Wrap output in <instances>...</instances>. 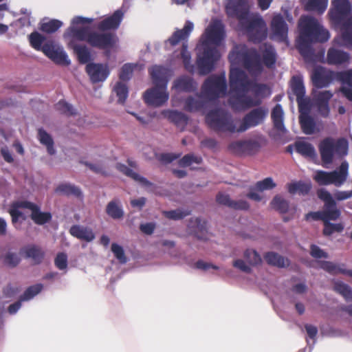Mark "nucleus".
Returning a JSON list of instances; mask_svg holds the SVG:
<instances>
[{"instance_id":"nucleus-54","label":"nucleus","mask_w":352,"mask_h":352,"mask_svg":"<svg viewBox=\"0 0 352 352\" xmlns=\"http://www.w3.org/2000/svg\"><path fill=\"white\" fill-rule=\"evenodd\" d=\"M42 288L43 285L41 284L30 286L19 298L23 301L29 300L37 295L42 290Z\"/></svg>"},{"instance_id":"nucleus-36","label":"nucleus","mask_w":352,"mask_h":352,"mask_svg":"<svg viewBox=\"0 0 352 352\" xmlns=\"http://www.w3.org/2000/svg\"><path fill=\"white\" fill-rule=\"evenodd\" d=\"M327 62L331 65H339L347 62L349 59V54L334 48H330L327 52Z\"/></svg>"},{"instance_id":"nucleus-13","label":"nucleus","mask_w":352,"mask_h":352,"mask_svg":"<svg viewBox=\"0 0 352 352\" xmlns=\"http://www.w3.org/2000/svg\"><path fill=\"white\" fill-rule=\"evenodd\" d=\"M331 5L329 15L336 24H340L352 12V5L349 0H331Z\"/></svg>"},{"instance_id":"nucleus-49","label":"nucleus","mask_w":352,"mask_h":352,"mask_svg":"<svg viewBox=\"0 0 352 352\" xmlns=\"http://www.w3.org/2000/svg\"><path fill=\"white\" fill-rule=\"evenodd\" d=\"M203 159L201 156L195 155L194 153H188L183 156L178 161V165L181 167H187L192 164H201Z\"/></svg>"},{"instance_id":"nucleus-32","label":"nucleus","mask_w":352,"mask_h":352,"mask_svg":"<svg viewBox=\"0 0 352 352\" xmlns=\"http://www.w3.org/2000/svg\"><path fill=\"white\" fill-rule=\"evenodd\" d=\"M116 168L120 173L124 174V175L133 179L135 182H139L142 186H151L152 183L149 182L146 178L140 175L138 173L134 172L132 169L129 168L125 164L122 163H117L116 165Z\"/></svg>"},{"instance_id":"nucleus-6","label":"nucleus","mask_w":352,"mask_h":352,"mask_svg":"<svg viewBox=\"0 0 352 352\" xmlns=\"http://www.w3.org/2000/svg\"><path fill=\"white\" fill-rule=\"evenodd\" d=\"M193 23L187 21L182 29L177 30L172 36L165 41L166 47H167L168 45L175 47L180 42H184L182 46L180 56L185 69L191 73L194 72L195 67L194 65L191 63V55L188 50L186 42L193 30Z\"/></svg>"},{"instance_id":"nucleus-39","label":"nucleus","mask_w":352,"mask_h":352,"mask_svg":"<svg viewBox=\"0 0 352 352\" xmlns=\"http://www.w3.org/2000/svg\"><path fill=\"white\" fill-rule=\"evenodd\" d=\"M105 212L111 219H121L124 217V211L118 199L109 201L105 209Z\"/></svg>"},{"instance_id":"nucleus-53","label":"nucleus","mask_w":352,"mask_h":352,"mask_svg":"<svg viewBox=\"0 0 352 352\" xmlns=\"http://www.w3.org/2000/svg\"><path fill=\"white\" fill-rule=\"evenodd\" d=\"M56 109L67 116H75L77 112L73 106L65 100H60L55 105Z\"/></svg>"},{"instance_id":"nucleus-56","label":"nucleus","mask_w":352,"mask_h":352,"mask_svg":"<svg viewBox=\"0 0 352 352\" xmlns=\"http://www.w3.org/2000/svg\"><path fill=\"white\" fill-rule=\"evenodd\" d=\"M323 234L324 236H331L334 232H341L344 230L342 223H332L330 221L324 222Z\"/></svg>"},{"instance_id":"nucleus-3","label":"nucleus","mask_w":352,"mask_h":352,"mask_svg":"<svg viewBox=\"0 0 352 352\" xmlns=\"http://www.w3.org/2000/svg\"><path fill=\"white\" fill-rule=\"evenodd\" d=\"M300 41L298 44L300 54L305 58L310 59L314 56L311 46L312 43H324L329 38V32L323 28L318 21L313 16H302L300 19Z\"/></svg>"},{"instance_id":"nucleus-42","label":"nucleus","mask_w":352,"mask_h":352,"mask_svg":"<svg viewBox=\"0 0 352 352\" xmlns=\"http://www.w3.org/2000/svg\"><path fill=\"white\" fill-rule=\"evenodd\" d=\"M55 192L67 196L74 195L76 197L82 195L80 188L67 183L59 184L55 189Z\"/></svg>"},{"instance_id":"nucleus-62","label":"nucleus","mask_w":352,"mask_h":352,"mask_svg":"<svg viewBox=\"0 0 352 352\" xmlns=\"http://www.w3.org/2000/svg\"><path fill=\"white\" fill-rule=\"evenodd\" d=\"M111 251L113 253L116 258L120 261V263H126L127 259H126L124 250L122 246L119 245L117 243H113L111 245Z\"/></svg>"},{"instance_id":"nucleus-43","label":"nucleus","mask_w":352,"mask_h":352,"mask_svg":"<svg viewBox=\"0 0 352 352\" xmlns=\"http://www.w3.org/2000/svg\"><path fill=\"white\" fill-rule=\"evenodd\" d=\"M38 135L40 142L46 146L47 153L50 155H54L55 149L54 148V141L51 135L43 129L38 130Z\"/></svg>"},{"instance_id":"nucleus-61","label":"nucleus","mask_w":352,"mask_h":352,"mask_svg":"<svg viewBox=\"0 0 352 352\" xmlns=\"http://www.w3.org/2000/svg\"><path fill=\"white\" fill-rule=\"evenodd\" d=\"M182 153H161L157 156V160L165 164H168L173 162L174 160L180 158Z\"/></svg>"},{"instance_id":"nucleus-8","label":"nucleus","mask_w":352,"mask_h":352,"mask_svg":"<svg viewBox=\"0 0 352 352\" xmlns=\"http://www.w3.org/2000/svg\"><path fill=\"white\" fill-rule=\"evenodd\" d=\"M227 88L225 73L212 74L202 84L200 96L208 101H215L226 96Z\"/></svg>"},{"instance_id":"nucleus-22","label":"nucleus","mask_w":352,"mask_h":352,"mask_svg":"<svg viewBox=\"0 0 352 352\" xmlns=\"http://www.w3.org/2000/svg\"><path fill=\"white\" fill-rule=\"evenodd\" d=\"M197 84L194 79L188 76L183 75L173 82V89L177 91L191 93L197 89Z\"/></svg>"},{"instance_id":"nucleus-20","label":"nucleus","mask_w":352,"mask_h":352,"mask_svg":"<svg viewBox=\"0 0 352 352\" xmlns=\"http://www.w3.org/2000/svg\"><path fill=\"white\" fill-rule=\"evenodd\" d=\"M123 18V12L118 10L110 16L102 20L98 24V29L102 32L115 30L118 28Z\"/></svg>"},{"instance_id":"nucleus-4","label":"nucleus","mask_w":352,"mask_h":352,"mask_svg":"<svg viewBox=\"0 0 352 352\" xmlns=\"http://www.w3.org/2000/svg\"><path fill=\"white\" fill-rule=\"evenodd\" d=\"M69 31L72 37L77 41H85L92 47L105 51L113 48L118 40L115 33L94 31L88 26L71 27Z\"/></svg>"},{"instance_id":"nucleus-23","label":"nucleus","mask_w":352,"mask_h":352,"mask_svg":"<svg viewBox=\"0 0 352 352\" xmlns=\"http://www.w3.org/2000/svg\"><path fill=\"white\" fill-rule=\"evenodd\" d=\"M149 74L155 85L167 88L168 72L164 67L154 65L149 69Z\"/></svg>"},{"instance_id":"nucleus-37","label":"nucleus","mask_w":352,"mask_h":352,"mask_svg":"<svg viewBox=\"0 0 352 352\" xmlns=\"http://www.w3.org/2000/svg\"><path fill=\"white\" fill-rule=\"evenodd\" d=\"M305 10L309 12H316L319 14L324 12L327 8L328 0H301Z\"/></svg>"},{"instance_id":"nucleus-64","label":"nucleus","mask_w":352,"mask_h":352,"mask_svg":"<svg viewBox=\"0 0 352 352\" xmlns=\"http://www.w3.org/2000/svg\"><path fill=\"white\" fill-rule=\"evenodd\" d=\"M54 265L60 270H65L67 267V255L64 252L58 253L54 259Z\"/></svg>"},{"instance_id":"nucleus-15","label":"nucleus","mask_w":352,"mask_h":352,"mask_svg":"<svg viewBox=\"0 0 352 352\" xmlns=\"http://www.w3.org/2000/svg\"><path fill=\"white\" fill-rule=\"evenodd\" d=\"M226 12L228 16L236 18L240 25L251 16L247 0H231L226 7Z\"/></svg>"},{"instance_id":"nucleus-44","label":"nucleus","mask_w":352,"mask_h":352,"mask_svg":"<svg viewBox=\"0 0 352 352\" xmlns=\"http://www.w3.org/2000/svg\"><path fill=\"white\" fill-rule=\"evenodd\" d=\"M271 206L280 214H285L289 211V202L282 196L277 195L272 200Z\"/></svg>"},{"instance_id":"nucleus-28","label":"nucleus","mask_w":352,"mask_h":352,"mask_svg":"<svg viewBox=\"0 0 352 352\" xmlns=\"http://www.w3.org/2000/svg\"><path fill=\"white\" fill-rule=\"evenodd\" d=\"M69 233L78 239L87 242H91L95 239V234L90 228L80 225L72 226L69 229Z\"/></svg>"},{"instance_id":"nucleus-18","label":"nucleus","mask_w":352,"mask_h":352,"mask_svg":"<svg viewBox=\"0 0 352 352\" xmlns=\"http://www.w3.org/2000/svg\"><path fill=\"white\" fill-rule=\"evenodd\" d=\"M334 78L336 73L323 67H316L311 74L313 85L319 89L328 87Z\"/></svg>"},{"instance_id":"nucleus-12","label":"nucleus","mask_w":352,"mask_h":352,"mask_svg":"<svg viewBox=\"0 0 352 352\" xmlns=\"http://www.w3.org/2000/svg\"><path fill=\"white\" fill-rule=\"evenodd\" d=\"M268 115V109L265 107H256V108L246 113L242 119L240 126L237 129L238 133H242L250 128L255 127L263 124Z\"/></svg>"},{"instance_id":"nucleus-1","label":"nucleus","mask_w":352,"mask_h":352,"mask_svg":"<svg viewBox=\"0 0 352 352\" xmlns=\"http://www.w3.org/2000/svg\"><path fill=\"white\" fill-rule=\"evenodd\" d=\"M228 59L231 63L241 62L249 74L258 76L263 71V65L268 69L275 67L277 54L274 46L267 43L260 45L258 51L254 47L235 45L229 53Z\"/></svg>"},{"instance_id":"nucleus-48","label":"nucleus","mask_w":352,"mask_h":352,"mask_svg":"<svg viewBox=\"0 0 352 352\" xmlns=\"http://www.w3.org/2000/svg\"><path fill=\"white\" fill-rule=\"evenodd\" d=\"M63 25V23L58 19H51L47 22L41 23L39 27L41 31L52 34L56 32Z\"/></svg>"},{"instance_id":"nucleus-2","label":"nucleus","mask_w":352,"mask_h":352,"mask_svg":"<svg viewBox=\"0 0 352 352\" xmlns=\"http://www.w3.org/2000/svg\"><path fill=\"white\" fill-rule=\"evenodd\" d=\"M226 37L225 28L219 20L212 21L201 35L197 45V65L201 74L211 72L220 58L217 47Z\"/></svg>"},{"instance_id":"nucleus-60","label":"nucleus","mask_w":352,"mask_h":352,"mask_svg":"<svg viewBox=\"0 0 352 352\" xmlns=\"http://www.w3.org/2000/svg\"><path fill=\"white\" fill-rule=\"evenodd\" d=\"M164 215L169 219L179 220L190 214L189 211H182L180 209L164 211Z\"/></svg>"},{"instance_id":"nucleus-58","label":"nucleus","mask_w":352,"mask_h":352,"mask_svg":"<svg viewBox=\"0 0 352 352\" xmlns=\"http://www.w3.org/2000/svg\"><path fill=\"white\" fill-rule=\"evenodd\" d=\"M320 266L323 270L332 274H336L338 273L344 274L346 272V270L342 269L340 265H336L330 261H322Z\"/></svg>"},{"instance_id":"nucleus-59","label":"nucleus","mask_w":352,"mask_h":352,"mask_svg":"<svg viewBox=\"0 0 352 352\" xmlns=\"http://www.w3.org/2000/svg\"><path fill=\"white\" fill-rule=\"evenodd\" d=\"M20 261V257L15 252H8L3 256V263L10 267L17 266Z\"/></svg>"},{"instance_id":"nucleus-41","label":"nucleus","mask_w":352,"mask_h":352,"mask_svg":"<svg viewBox=\"0 0 352 352\" xmlns=\"http://www.w3.org/2000/svg\"><path fill=\"white\" fill-rule=\"evenodd\" d=\"M205 105L204 101L195 98L192 96H188L184 100V108L188 112H197L204 109Z\"/></svg>"},{"instance_id":"nucleus-11","label":"nucleus","mask_w":352,"mask_h":352,"mask_svg":"<svg viewBox=\"0 0 352 352\" xmlns=\"http://www.w3.org/2000/svg\"><path fill=\"white\" fill-rule=\"evenodd\" d=\"M251 80L245 72L239 68L230 69L229 74L230 89L234 96L245 94L249 91Z\"/></svg>"},{"instance_id":"nucleus-63","label":"nucleus","mask_w":352,"mask_h":352,"mask_svg":"<svg viewBox=\"0 0 352 352\" xmlns=\"http://www.w3.org/2000/svg\"><path fill=\"white\" fill-rule=\"evenodd\" d=\"M276 186V184L274 182L271 177H267L262 181H259L256 184V189L259 191H263L265 190H271Z\"/></svg>"},{"instance_id":"nucleus-14","label":"nucleus","mask_w":352,"mask_h":352,"mask_svg":"<svg viewBox=\"0 0 352 352\" xmlns=\"http://www.w3.org/2000/svg\"><path fill=\"white\" fill-rule=\"evenodd\" d=\"M169 98L167 88L162 86L155 85L153 87L147 89L144 95L143 99L148 106L158 107L165 104Z\"/></svg>"},{"instance_id":"nucleus-57","label":"nucleus","mask_w":352,"mask_h":352,"mask_svg":"<svg viewBox=\"0 0 352 352\" xmlns=\"http://www.w3.org/2000/svg\"><path fill=\"white\" fill-rule=\"evenodd\" d=\"M314 179L320 185V186H327L331 184V173L326 172L324 170H318L316 171Z\"/></svg>"},{"instance_id":"nucleus-40","label":"nucleus","mask_w":352,"mask_h":352,"mask_svg":"<svg viewBox=\"0 0 352 352\" xmlns=\"http://www.w3.org/2000/svg\"><path fill=\"white\" fill-rule=\"evenodd\" d=\"M299 123L302 132L306 135L314 133L316 129V122L314 118L309 114L299 116Z\"/></svg>"},{"instance_id":"nucleus-46","label":"nucleus","mask_w":352,"mask_h":352,"mask_svg":"<svg viewBox=\"0 0 352 352\" xmlns=\"http://www.w3.org/2000/svg\"><path fill=\"white\" fill-rule=\"evenodd\" d=\"M291 87L292 92L296 96V98L305 96V89L301 77L294 76L292 79Z\"/></svg>"},{"instance_id":"nucleus-33","label":"nucleus","mask_w":352,"mask_h":352,"mask_svg":"<svg viewBox=\"0 0 352 352\" xmlns=\"http://www.w3.org/2000/svg\"><path fill=\"white\" fill-rule=\"evenodd\" d=\"M23 201H19L13 202L9 209V214L12 218V223L16 228H19L21 224L26 219V216L21 212L19 208H25L24 207H19V204Z\"/></svg>"},{"instance_id":"nucleus-19","label":"nucleus","mask_w":352,"mask_h":352,"mask_svg":"<svg viewBox=\"0 0 352 352\" xmlns=\"http://www.w3.org/2000/svg\"><path fill=\"white\" fill-rule=\"evenodd\" d=\"M85 71L93 83L104 81L109 75L108 66L102 63H87Z\"/></svg>"},{"instance_id":"nucleus-7","label":"nucleus","mask_w":352,"mask_h":352,"mask_svg":"<svg viewBox=\"0 0 352 352\" xmlns=\"http://www.w3.org/2000/svg\"><path fill=\"white\" fill-rule=\"evenodd\" d=\"M208 126L217 133H233L237 129L230 113L221 109L210 110L206 116Z\"/></svg>"},{"instance_id":"nucleus-38","label":"nucleus","mask_w":352,"mask_h":352,"mask_svg":"<svg viewBox=\"0 0 352 352\" xmlns=\"http://www.w3.org/2000/svg\"><path fill=\"white\" fill-rule=\"evenodd\" d=\"M296 151L302 156L310 159L316 157V149L309 142L305 141H296L294 144Z\"/></svg>"},{"instance_id":"nucleus-17","label":"nucleus","mask_w":352,"mask_h":352,"mask_svg":"<svg viewBox=\"0 0 352 352\" xmlns=\"http://www.w3.org/2000/svg\"><path fill=\"white\" fill-rule=\"evenodd\" d=\"M45 48L44 54L56 65L69 66L71 64V60L63 48L56 45L54 41L52 42L49 48H47V47Z\"/></svg>"},{"instance_id":"nucleus-47","label":"nucleus","mask_w":352,"mask_h":352,"mask_svg":"<svg viewBox=\"0 0 352 352\" xmlns=\"http://www.w3.org/2000/svg\"><path fill=\"white\" fill-rule=\"evenodd\" d=\"M113 91L118 98V102L123 104L128 97L129 90L127 86L123 82H118L115 85Z\"/></svg>"},{"instance_id":"nucleus-24","label":"nucleus","mask_w":352,"mask_h":352,"mask_svg":"<svg viewBox=\"0 0 352 352\" xmlns=\"http://www.w3.org/2000/svg\"><path fill=\"white\" fill-rule=\"evenodd\" d=\"M349 164L346 161L342 162L340 166L331 171V184L336 187H340L346 181L348 177Z\"/></svg>"},{"instance_id":"nucleus-29","label":"nucleus","mask_w":352,"mask_h":352,"mask_svg":"<svg viewBox=\"0 0 352 352\" xmlns=\"http://www.w3.org/2000/svg\"><path fill=\"white\" fill-rule=\"evenodd\" d=\"M68 46L74 50L80 64H85L91 60V55L90 50L85 45L77 44L72 40L69 43Z\"/></svg>"},{"instance_id":"nucleus-16","label":"nucleus","mask_w":352,"mask_h":352,"mask_svg":"<svg viewBox=\"0 0 352 352\" xmlns=\"http://www.w3.org/2000/svg\"><path fill=\"white\" fill-rule=\"evenodd\" d=\"M19 206L31 210L30 218L36 225H44L52 220V214L50 212H42L40 206L34 203L23 201L19 204Z\"/></svg>"},{"instance_id":"nucleus-52","label":"nucleus","mask_w":352,"mask_h":352,"mask_svg":"<svg viewBox=\"0 0 352 352\" xmlns=\"http://www.w3.org/2000/svg\"><path fill=\"white\" fill-rule=\"evenodd\" d=\"M323 219L324 222H328L330 221H336L340 218L341 212L336 208V205L333 207L327 208L324 206Z\"/></svg>"},{"instance_id":"nucleus-51","label":"nucleus","mask_w":352,"mask_h":352,"mask_svg":"<svg viewBox=\"0 0 352 352\" xmlns=\"http://www.w3.org/2000/svg\"><path fill=\"white\" fill-rule=\"evenodd\" d=\"M333 287L334 290L341 294L346 300L352 301V289L348 285L342 282H336Z\"/></svg>"},{"instance_id":"nucleus-9","label":"nucleus","mask_w":352,"mask_h":352,"mask_svg":"<svg viewBox=\"0 0 352 352\" xmlns=\"http://www.w3.org/2000/svg\"><path fill=\"white\" fill-rule=\"evenodd\" d=\"M318 150L322 162L329 164L333 162L335 155L343 157L347 154L348 142L343 138L335 140L327 137L320 142Z\"/></svg>"},{"instance_id":"nucleus-5","label":"nucleus","mask_w":352,"mask_h":352,"mask_svg":"<svg viewBox=\"0 0 352 352\" xmlns=\"http://www.w3.org/2000/svg\"><path fill=\"white\" fill-rule=\"evenodd\" d=\"M249 91L254 95V98L245 94L232 96L229 103L233 109H247L251 107H258L261 104L263 99L270 94L269 89L265 84L251 81Z\"/></svg>"},{"instance_id":"nucleus-35","label":"nucleus","mask_w":352,"mask_h":352,"mask_svg":"<svg viewBox=\"0 0 352 352\" xmlns=\"http://www.w3.org/2000/svg\"><path fill=\"white\" fill-rule=\"evenodd\" d=\"M283 108L279 104H276L271 113L274 128L282 133H285L286 131L283 123Z\"/></svg>"},{"instance_id":"nucleus-50","label":"nucleus","mask_w":352,"mask_h":352,"mask_svg":"<svg viewBox=\"0 0 352 352\" xmlns=\"http://www.w3.org/2000/svg\"><path fill=\"white\" fill-rule=\"evenodd\" d=\"M243 256L248 264L252 266L259 265L262 262L260 254L253 249H247L243 253Z\"/></svg>"},{"instance_id":"nucleus-10","label":"nucleus","mask_w":352,"mask_h":352,"mask_svg":"<svg viewBox=\"0 0 352 352\" xmlns=\"http://www.w3.org/2000/svg\"><path fill=\"white\" fill-rule=\"evenodd\" d=\"M240 25L245 30L248 40L254 44L260 43L267 36L266 23L258 14H251V16Z\"/></svg>"},{"instance_id":"nucleus-31","label":"nucleus","mask_w":352,"mask_h":352,"mask_svg":"<svg viewBox=\"0 0 352 352\" xmlns=\"http://www.w3.org/2000/svg\"><path fill=\"white\" fill-rule=\"evenodd\" d=\"M206 225V221L196 217L190 219L188 227L197 239L205 240L206 239L207 234Z\"/></svg>"},{"instance_id":"nucleus-27","label":"nucleus","mask_w":352,"mask_h":352,"mask_svg":"<svg viewBox=\"0 0 352 352\" xmlns=\"http://www.w3.org/2000/svg\"><path fill=\"white\" fill-rule=\"evenodd\" d=\"M29 42L32 47L36 51H41L43 54L45 53V47H50V45L54 41L49 40L46 41V37L39 32L34 31L32 32L28 36Z\"/></svg>"},{"instance_id":"nucleus-30","label":"nucleus","mask_w":352,"mask_h":352,"mask_svg":"<svg viewBox=\"0 0 352 352\" xmlns=\"http://www.w3.org/2000/svg\"><path fill=\"white\" fill-rule=\"evenodd\" d=\"M23 252L25 254V257L32 259L35 265L41 264L45 257V252L38 245H28L23 249Z\"/></svg>"},{"instance_id":"nucleus-21","label":"nucleus","mask_w":352,"mask_h":352,"mask_svg":"<svg viewBox=\"0 0 352 352\" xmlns=\"http://www.w3.org/2000/svg\"><path fill=\"white\" fill-rule=\"evenodd\" d=\"M336 78L343 85L340 89L342 93L352 101V69L336 72Z\"/></svg>"},{"instance_id":"nucleus-25","label":"nucleus","mask_w":352,"mask_h":352,"mask_svg":"<svg viewBox=\"0 0 352 352\" xmlns=\"http://www.w3.org/2000/svg\"><path fill=\"white\" fill-rule=\"evenodd\" d=\"M273 34L280 40H284L287 36L288 28L283 17L280 14L273 17L271 23Z\"/></svg>"},{"instance_id":"nucleus-26","label":"nucleus","mask_w":352,"mask_h":352,"mask_svg":"<svg viewBox=\"0 0 352 352\" xmlns=\"http://www.w3.org/2000/svg\"><path fill=\"white\" fill-rule=\"evenodd\" d=\"M162 114L183 131L186 126L188 118L184 113L176 110H164Z\"/></svg>"},{"instance_id":"nucleus-45","label":"nucleus","mask_w":352,"mask_h":352,"mask_svg":"<svg viewBox=\"0 0 352 352\" xmlns=\"http://www.w3.org/2000/svg\"><path fill=\"white\" fill-rule=\"evenodd\" d=\"M342 38L346 45H352V15L342 23Z\"/></svg>"},{"instance_id":"nucleus-55","label":"nucleus","mask_w":352,"mask_h":352,"mask_svg":"<svg viewBox=\"0 0 352 352\" xmlns=\"http://www.w3.org/2000/svg\"><path fill=\"white\" fill-rule=\"evenodd\" d=\"M317 195L320 199L324 201V206L331 208L336 205V201L332 197L331 193L327 190L319 189L317 192Z\"/></svg>"},{"instance_id":"nucleus-34","label":"nucleus","mask_w":352,"mask_h":352,"mask_svg":"<svg viewBox=\"0 0 352 352\" xmlns=\"http://www.w3.org/2000/svg\"><path fill=\"white\" fill-rule=\"evenodd\" d=\"M264 258L270 265L285 267L289 265V260L274 252H268L264 254Z\"/></svg>"}]
</instances>
